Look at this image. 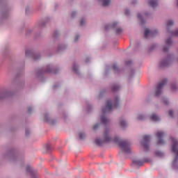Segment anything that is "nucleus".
<instances>
[{
    "mask_svg": "<svg viewBox=\"0 0 178 178\" xmlns=\"http://www.w3.org/2000/svg\"><path fill=\"white\" fill-rule=\"evenodd\" d=\"M169 115L170 118H173V111L170 110L169 111Z\"/></svg>",
    "mask_w": 178,
    "mask_h": 178,
    "instance_id": "obj_27",
    "label": "nucleus"
},
{
    "mask_svg": "<svg viewBox=\"0 0 178 178\" xmlns=\"http://www.w3.org/2000/svg\"><path fill=\"white\" fill-rule=\"evenodd\" d=\"M177 6H178V0H177Z\"/></svg>",
    "mask_w": 178,
    "mask_h": 178,
    "instance_id": "obj_46",
    "label": "nucleus"
},
{
    "mask_svg": "<svg viewBox=\"0 0 178 178\" xmlns=\"http://www.w3.org/2000/svg\"><path fill=\"white\" fill-rule=\"evenodd\" d=\"M149 140H151V136L145 135L143 136V145L145 151H148L149 148Z\"/></svg>",
    "mask_w": 178,
    "mask_h": 178,
    "instance_id": "obj_6",
    "label": "nucleus"
},
{
    "mask_svg": "<svg viewBox=\"0 0 178 178\" xmlns=\"http://www.w3.org/2000/svg\"><path fill=\"white\" fill-rule=\"evenodd\" d=\"M150 119L153 122H158V120H160L159 116H158L156 114H152L150 116Z\"/></svg>",
    "mask_w": 178,
    "mask_h": 178,
    "instance_id": "obj_10",
    "label": "nucleus"
},
{
    "mask_svg": "<svg viewBox=\"0 0 178 178\" xmlns=\"http://www.w3.org/2000/svg\"><path fill=\"white\" fill-rule=\"evenodd\" d=\"M168 83L167 79H163L161 83H159L156 86V89L155 91V96L159 97L161 94L162 93V88H163V86H165Z\"/></svg>",
    "mask_w": 178,
    "mask_h": 178,
    "instance_id": "obj_5",
    "label": "nucleus"
},
{
    "mask_svg": "<svg viewBox=\"0 0 178 178\" xmlns=\"http://www.w3.org/2000/svg\"><path fill=\"white\" fill-rule=\"evenodd\" d=\"M47 72L48 73H51V71L49 70H47Z\"/></svg>",
    "mask_w": 178,
    "mask_h": 178,
    "instance_id": "obj_43",
    "label": "nucleus"
},
{
    "mask_svg": "<svg viewBox=\"0 0 178 178\" xmlns=\"http://www.w3.org/2000/svg\"><path fill=\"white\" fill-rule=\"evenodd\" d=\"M79 35H76L74 38V41H77V40H79Z\"/></svg>",
    "mask_w": 178,
    "mask_h": 178,
    "instance_id": "obj_37",
    "label": "nucleus"
},
{
    "mask_svg": "<svg viewBox=\"0 0 178 178\" xmlns=\"http://www.w3.org/2000/svg\"><path fill=\"white\" fill-rule=\"evenodd\" d=\"M99 124H95L94 126H93V130H96V129H98L99 127Z\"/></svg>",
    "mask_w": 178,
    "mask_h": 178,
    "instance_id": "obj_29",
    "label": "nucleus"
},
{
    "mask_svg": "<svg viewBox=\"0 0 178 178\" xmlns=\"http://www.w3.org/2000/svg\"><path fill=\"white\" fill-rule=\"evenodd\" d=\"M156 155H157V156H163L162 152H156Z\"/></svg>",
    "mask_w": 178,
    "mask_h": 178,
    "instance_id": "obj_22",
    "label": "nucleus"
},
{
    "mask_svg": "<svg viewBox=\"0 0 178 178\" xmlns=\"http://www.w3.org/2000/svg\"><path fill=\"white\" fill-rule=\"evenodd\" d=\"M133 163H135L136 166H143V163H144L142 161L140 160H134Z\"/></svg>",
    "mask_w": 178,
    "mask_h": 178,
    "instance_id": "obj_14",
    "label": "nucleus"
},
{
    "mask_svg": "<svg viewBox=\"0 0 178 178\" xmlns=\"http://www.w3.org/2000/svg\"><path fill=\"white\" fill-rule=\"evenodd\" d=\"M112 141V138L111 136H109V130L105 129L104 135H103V140H101L99 138H97L95 140V143L97 145H102L104 143H109Z\"/></svg>",
    "mask_w": 178,
    "mask_h": 178,
    "instance_id": "obj_3",
    "label": "nucleus"
},
{
    "mask_svg": "<svg viewBox=\"0 0 178 178\" xmlns=\"http://www.w3.org/2000/svg\"><path fill=\"white\" fill-rule=\"evenodd\" d=\"M101 120H102V123L103 124H108V123L109 122V120H108V118H106V117H105L104 115L102 116Z\"/></svg>",
    "mask_w": 178,
    "mask_h": 178,
    "instance_id": "obj_12",
    "label": "nucleus"
},
{
    "mask_svg": "<svg viewBox=\"0 0 178 178\" xmlns=\"http://www.w3.org/2000/svg\"><path fill=\"white\" fill-rule=\"evenodd\" d=\"M2 97H0V99H1Z\"/></svg>",
    "mask_w": 178,
    "mask_h": 178,
    "instance_id": "obj_47",
    "label": "nucleus"
},
{
    "mask_svg": "<svg viewBox=\"0 0 178 178\" xmlns=\"http://www.w3.org/2000/svg\"><path fill=\"white\" fill-rule=\"evenodd\" d=\"M165 44L170 47V45H172V39L170 38H168L166 42H165Z\"/></svg>",
    "mask_w": 178,
    "mask_h": 178,
    "instance_id": "obj_20",
    "label": "nucleus"
},
{
    "mask_svg": "<svg viewBox=\"0 0 178 178\" xmlns=\"http://www.w3.org/2000/svg\"><path fill=\"white\" fill-rule=\"evenodd\" d=\"M129 13H130V12L129 11V10H125L124 14L127 15H129Z\"/></svg>",
    "mask_w": 178,
    "mask_h": 178,
    "instance_id": "obj_36",
    "label": "nucleus"
},
{
    "mask_svg": "<svg viewBox=\"0 0 178 178\" xmlns=\"http://www.w3.org/2000/svg\"><path fill=\"white\" fill-rule=\"evenodd\" d=\"M158 33V31H150L148 29H145V38H148V37H154L155 34Z\"/></svg>",
    "mask_w": 178,
    "mask_h": 178,
    "instance_id": "obj_8",
    "label": "nucleus"
},
{
    "mask_svg": "<svg viewBox=\"0 0 178 178\" xmlns=\"http://www.w3.org/2000/svg\"><path fill=\"white\" fill-rule=\"evenodd\" d=\"M171 35H175L177 37L178 35V29H177L175 31L171 33Z\"/></svg>",
    "mask_w": 178,
    "mask_h": 178,
    "instance_id": "obj_21",
    "label": "nucleus"
},
{
    "mask_svg": "<svg viewBox=\"0 0 178 178\" xmlns=\"http://www.w3.org/2000/svg\"><path fill=\"white\" fill-rule=\"evenodd\" d=\"M73 71H74L75 73H77V72H78L77 66H76V65H74Z\"/></svg>",
    "mask_w": 178,
    "mask_h": 178,
    "instance_id": "obj_24",
    "label": "nucleus"
},
{
    "mask_svg": "<svg viewBox=\"0 0 178 178\" xmlns=\"http://www.w3.org/2000/svg\"><path fill=\"white\" fill-rule=\"evenodd\" d=\"M74 15H76V13H74V12L72 13V17H74Z\"/></svg>",
    "mask_w": 178,
    "mask_h": 178,
    "instance_id": "obj_38",
    "label": "nucleus"
},
{
    "mask_svg": "<svg viewBox=\"0 0 178 178\" xmlns=\"http://www.w3.org/2000/svg\"><path fill=\"white\" fill-rule=\"evenodd\" d=\"M163 102H164V104H165V105H168V99H163Z\"/></svg>",
    "mask_w": 178,
    "mask_h": 178,
    "instance_id": "obj_34",
    "label": "nucleus"
},
{
    "mask_svg": "<svg viewBox=\"0 0 178 178\" xmlns=\"http://www.w3.org/2000/svg\"><path fill=\"white\" fill-rule=\"evenodd\" d=\"M26 173H30L31 175H33V170L31 169V167L30 165L26 166Z\"/></svg>",
    "mask_w": 178,
    "mask_h": 178,
    "instance_id": "obj_17",
    "label": "nucleus"
},
{
    "mask_svg": "<svg viewBox=\"0 0 178 178\" xmlns=\"http://www.w3.org/2000/svg\"><path fill=\"white\" fill-rule=\"evenodd\" d=\"M114 143L120 147L123 152L125 154H130L131 149L130 148V143H129V141L120 140L119 138L116 137L114 139Z\"/></svg>",
    "mask_w": 178,
    "mask_h": 178,
    "instance_id": "obj_1",
    "label": "nucleus"
},
{
    "mask_svg": "<svg viewBox=\"0 0 178 178\" xmlns=\"http://www.w3.org/2000/svg\"><path fill=\"white\" fill-rule=\"evenodd\" d=\"M80 140H83V138H86V134L83 132H79V134Z\"/></svg>",
    "mask_w": 178,
    "mask_h": 178,
    "instance_id": "obj_19",
    "label": "nucleus"
},
{
    "mask_svg": "<svg viewBox=\"0 0 178 178\" xmlns=\"http://www.w3.org/2000/svg\"><path fill=\"white\" fill-rule=\"evenodd\" d=\"M31 107H29V109H28V112H31Z\"/></svg>",
    "mask_w": 178,
    "mask_h": 178,
    "instance_id": "obj_40",
    "label": "nucleus"
},
{
    "mask_svg": "<svg viewBox=\"0 0 178 178\" xmlns=\"http://www.w3.org/2000/svg\"><path fill=\"white\" fill-rule=\"evenodd\" d=\"M164 134L162 131H157L156 133V137H157V145H163V144H165V141L162 139L163 137Z\"/></svg>",
    "mask_w": 178,
    "mask_h": 178,
    "instance_id": "obj_7",
    "label": "nucleus"
},
{
    "mask_svg": "<svg viewBox=\"0 0 178 178\" xmlns=\"http://www.w3.org/2000/svg\"><path fill=\"white\" fill-rule=\"evenodd\" d=\"M26 136H29V131L28 130L26 131Z\"/></svg>",
    "mask_w": 178,
    "mask_h": 178,
    "instance_id": "obj_41",
    "label": "nucleus"
},
{
    "mask_svg": "<svg viewBox=\"0 0 178 178\" xmlns=\"http://www.w3.org/2000/svg\"><path fill=\"white\" fill-rule=\"evenodd\" d=\"M138 17L141 20V22H143V15H141V14H138Z\"/></svg>",
    "mask_w": 178,
    "mask_h": 178,
    "instance_id": "obj_31",
    "label": "nucleus"
},
{
    "mask_svg": "<svg viewBox=\"0 0 178 178\" xmlns=\"http://www.w3.org/2000/svg\"><path fill=\"white\" fill-rule=\"evenodd\" d=\"M138 120H144V116L142 115H138Z\"/></svg>",
    "mask_w": 178,
    "mask_h": 178,
    "instance_id": "obj_26",
    "label": "nucleus"
},
{
    "mask_svg": "<svg viewBox=\"0 0 178 178\" xmlns=\"http://www.w3.org/2000/svg\"><path fill=\"white\" fill-rule=\"evenodd\" d=\"M103 6H108L111 3V0H102Z\"/></svg>",
    "mask_w": 178,
    "mask_h": 178,
    "instance_id": "obj_15",
    "label": "nucleus"
},
{
    "mask_svg": "<svg viewBox=\"0 0 178 178\" xmlns=\"http://www.w3.org/2000/svg\"><path fill=\"white\" fill-rule=\"evenodd\" d=\"M37 59H38V58H37V56H34V60H37Z\"/></svg>",
    "mask_w": 178,
    "mask_h": 178,
    "instance_id": "obj_42",
    "label": "nucleus"
},
{
    "mask_svg": "<svg viewBox=\"0 0 178 178\" xmlns=\"http://www.w3.org/2000/svg\"><path fill=\"white\" fill-rule=\"evenodd\" d=\"M107 29H108V26H106V29L107 30Z\"/></svg>",
    "mask_w": 178,
    "mask_h": 178,
    "instance_id": "obj_45",
    "label": "nucleus"
},
{
    "mask_svg": "<svg viewBox=\"0 0 178 178\" xmlns=\"http://www.w3.org/2000/svg\"><path fill=\"white\" fill-rule=\"evenodd\" d=\"M113 70H118V65L115 63L113 65Z\"/></svg>",
    "mask_w": 178,
    "mask_h": 178,
    "instance_id": "obj_25",
    "label": "nucleus"
},
{
    "mask_svg": "<svg viewBox=\"0 0 178 178\" xmlns=\"http://www.w3.org/2000/svg\"><path fill=\"white\" fill-rule=\"evenodd\" d=\"M119 90H120V86L116 84L113 85L112 91H113L114 92H116V91H119Z\"/></svg>",
    "mask_w": 178,
    "mask_h": 178,
    "instance_id": "obj_13",
    "label": "nucleus"
},
{
    "mask_svg": "<svg viewBox=\"0 0 178 178\" xmlns=\"http://www.w3.org/2000/svg\"><path fill=\"white\" fill-rule=\"evenodd\" d=\"M84 22H85L84 18H82V19H81V22H80V25H81V26H83V25L84 24Z\"/></svg>",
    "mask_w": 178,
    "mask_h": 178,
    "instance_id": "obj_28",
    "label": "nucleus"
},
{
    "mask_svg": "<svg viewBox=\"0 0 178 178\" xmlns=\"http://www.w3.org/2000/svg\"><path fill=\"white\" fill-rule=\"evenodd\" d=\"M171 140L172 142V152H174V154H177V155L175 156V159L173 161V165H175V163H176V162H177L178 161V140L177 139H175L173 138H172Z\"/></svg>",
    "mask_w": 178,
    "mask_h": 178,
    "instance_id": "obj_4",
    "label": "nucleus"
},
{
    "mask_svg": "<svg viewBox=\"0 0 178 178\" xmlns=\"http://www.w3.org/2000/svg\"><path fill=\"white\" fill-rule=\"evenodd\" d=\"M169 63H170V59L168 58L167 60H163L161 63H160V67H165L166 66L169 65Z\"/></svg>",
    "mask_w": 178,
    "mask_h": 178,
    "instance_id": "obj_9",
    "label": "nucleus"
},
{
    "mask_svg": "<svg viewBox=\"0 0 178 178\" xmlns=\"http://www.w3.org/2000/svg\"><path fill=\"white\" fill-rule=\"evenodd\" d=\"M116 26H118V23L114 22V23L113 24V25H112L113 29H115V27H116Z\"/></svg>",
    "mask_w": 178,
    "mask_h": 178,
    "instance_id": "obj_32",
    "label": "nucleus"
},
{
    "mask_svg": "<svg viewBox=\"0 0 178 178\" xmlns=\"http://www.w3.org/2000/svg\"><path fill=\"white\" fill-rule=\"evenodd\" d=\"M25 54H26V56H29V55H30V54H31V51H29V50H26V52H25Z\"/></svg>",
    "mask_w": 178,
    "mask_h": 178,
    "instance_id": "obj_30",
    "label": "nucleus"
},
{
    "mask_svg": "<svg viewBox=\"0 0 178 178\" xmlns=\"http://www.w3.org/2000/svg\"><path fill=\"white\" fill-rule=\"evenodd\" d=\"M149 5L152 6V8H155L158 5V1L156 0H150L149 1Z\"/></svg>",
    "mask_w": 178,
    "mask_h": 178,
    "instance_id": "obj_11",
    "label": "nucleus"
},
{
    "mask_svg": "<svg viewBox=\"0 0 178 178\" xmlns=\"http://www.w3.org/2000/svg\"><path fill=\"white\" fill-rule=\"evenodd\" d=\"M122 29H120V28H117L116 29L117 34H120V33H122Z\"/></svg>",
    "mask_w": 178,
    "mask_h": 178,
    "instance_id": "obj_23",
    "label": "nucleus"
},
{
    "mask_svg": "<svg viewBox=\"0 0 178 178\" xmlns=\"http://www.w3.org/2000/svg\"><path fill=\"white\" fill-rule=\"evenodd\" d=\"M168 49H169V47H165L163 48V51H164V52H168Z\"/></svg>",
    "mask_w": 178,
    "mask_h": 178,
    "instance_id": "obj_33",
    "label": "nucleus"
},
{
    "mask_svg": "<svg viewBox=\"0 0 178 178\" xmlns=\"http://www.w3.org/2000/svg\"><path fill=\"white\" fill-rule=\"evenodd\" d=\"M120 124L121 127H122V129H124V127H126V126H127V122H126V121H124V120H120Z\"/></svg>",
    "mask_w": 178,
    "mask_h": 178,
    "instance_id": "obj_16",
    "label": "nucleus"
},
{
    "mask_svg": "<svg viewBox=\"0 0 178 178\" xmlns=\"http://www.w3.org/2000/svg\"><path fill=\"white\" fill-rule=\"evenodd\" d=\"M131 63V60H128V61H126L125 62V64L126 65H130Z\"/></svg>",
    "mask_w": 178,
    "mask_h": 178,
    "instance_id": "obj_35",
    "label": "nucleus"
},
{
    "mask_svg": "<svg viewBox=\"0 0 178 178\" xmlns=\"http://www.w3.org/2000/svg\"><path fill=\"white\" fill-rule=\"evenodd\" d=\"M174 22L172 20H168L166 23V27L167 29H169V27H170V26H173Z\"/></svg>",
    "mask_w": 178,
    "mask_h": 178,
    "instance_id": "obj_18",
    "label": "nucleus"
},
{
    "mask_svg": "<svg viewBox=\"0 0 178 178\" xmlns=\"http://www.w3.org/2000/svg\"><path fill=\"white\" fill-rule=\"evenodd\" d=\"M118 105H119V97H115L114 102L108 100L106 102V107L102 110L103 115H105V113L108 112H111V111H112L113 106H114V108H118Z\"/></svg>",
    "mask_w": 178,
    "mask_h": 178,
    "instance_id": "obj_2",
    "label": "nucleus"
},
{
    "mask_svg": "<svg viewBox=\"0 0 178 178\" xmlns=\"http://www.w3.org/2000/svg\"><path fill=\"white\" fill-rule=\"evenodd\" d=\"M44 119H45L46 122H48V117H47V115L44 116Z\"/></svg>",
    "mask_w": 178,
    "mask_h": 178,
    "instance_id": "obj_39",
    "label": "nucleus"
},
{
    "mask_svg": "<svg viewBox=\"0 0 178 178\" xmlns=\"http://www.w3.org/2000/svg\"><path fill=\"white\" fill-rule=\"evenodd\" d=\"M171 88H172V90H175V88H173V86H171Z\"/></svg>",
    "mask_w": 178,
    "mask_h": 178,
    "instance_id": "obj_44",
    "label": "nucleus"
}]
</instances>
